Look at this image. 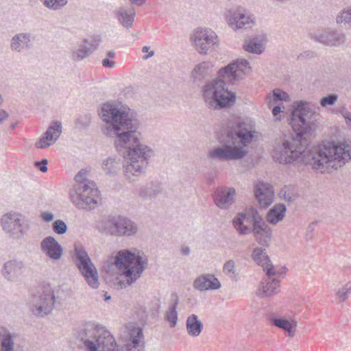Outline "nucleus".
<instances>
[{
    "label": "nucleus",
    "instance_id": "1",
    "mask_svg": "<svg viewBox=\"0 0 351 351\" xmlns=\"http://www.w3.org/2000/svg\"><path fill=\"white\" fill-rule=\"evenodd\" d=\"M130 113V109L127 107L106 103L102 105L99 115L106 123L103 133L114 138L117 151L126 160L123 167L125 178L134 182L145 172L152 150L141 143V134L137 131L139 123Z\"/></svg>",
    "mask_w": 351,
    "mask_h": 351
},
{
    "label": "nucleus",
    "instance_id": "2",
    "mask_svg": "<svg viewBox=\"0 0 351 351\" xmlns=\"http://www.w3.org/2000/svg\"><path fill=\"white\" fill-rule=\"evenodd\" d=\"M250 72V63L245 59H237L221 69L218 72L220 79L212 80L202 88V96L206 106L217 110L234 104L235 94L228 90L226 82L234 84Z\"/></svg>",
    "mask_w": 351,
    "mask_h": 351
},
{
    "label": "nucleus",
    "instance_id": "3",
    "mask_svg": "<svg viewBox=\"0 0 351 351\" xmlns=\"http://www.w3.org/2000/svg\"><path fill=\"white\" fill-rule=\"evenodd\" d=\"M254 127L245 122H237L228 131L225 138H219L221 146L209 150L208 157L219 161L237 160L247 154V147L256 137Z\"/></svg>",
    "mask_w": 351,
    "mask_h": 351
},
{
    "label": "nucleus",
    "instance_id": "4",
    "mask_svg": "<svg viewBox=\"0 0 351 351\" xmlns=\"http://www.w3.org/2000/svg\"><path fill=\"white\" fill-rule=\"evenodd\" d=\"M351 160V146L343 143L328 141L309 152L308 163L322 173H330Z\"/></svg>",
    "mask_w": 351,
    "mask_h": 351
},
{
    "label": "nucleus",
    "instance_id": "5",
    "mask_svg": "<svg viewBox=\"0 0 351 351\" xmlns=\"http://www.w3.org/2000/svg\"><path fill=\"white\" fill-rule=\"evenodd\" d=\"M147 258H143L139 252L134 253L128 250H122L114 258L112 257L104 268L109 272L112 267H115L125 277V280L119 282V287L123 289L132 285L140 278L147 265Z\"/></svg>",
    "mask_w": 351,
    "mask_h": 351
},
{
    "label": "nucleus",
    "instance_id": "6",
    "mask_svg": "<svg viewBox=\"0 0 351 351\" xmlns=\"http://www.w3.org/2000/svg\"><path fill=\"white\" fill-rule=\"evenodd\" d=\"M234 228L240 234H247L253 232L256 241L261 245H268L272 231L261 219H252L250 215L241 213L232 221Z\"/></svg>",
    "mask_w": 351,
    "mask_h": 351
},
{
    "label": "nucleus",
    "instance_id": "7",
    "mask_svg": "<svg viewBox=\"0 0 351 351\" xmlns=\"http://www.w3.org/2000/svg\"><path fill=\"white\" fill-rule=\"evenodd\" d=\"M78 338L84 351H99L106 343L112 346L114 339L109 331L93 323L86 324L80 330Z\"/></svg>",
    "mask_w": 351,
    "mask_h": 351
},
{
    "label": "nucleus",
    "instance_id": "8",
    "mask_svg": "<svg viewBox=\"0 0 351 351\" xmlns=\"http://www.w3.org/2000/svg\"><path fill=\"white\" fill-rule=\"evenodd\" d=\"M0 225L5 235L14 240L22 239L30 230L29 220L22 213L13 210L1 217Z\"/></svg>",
    "mask_w": 351,
    "mask_h": 351
},
{
    "label": "nucleus",
    "instance_id": "9",
    "mask_svg": "<svg viewBox=\"0 0 351 351\" xmlns=\"http://www.w3.org/2000/svg\"><path fill=\"white\" fill-rule=\"evenodd\" d=\"M317 117L308 104L300 101L292 112L289 123L298 135L302 136L315 130Z\"/></svg>",
    "mask_w": 351,
    "mask_h": 351
},
{
    "label": "nucleus",
    "instance_id": "10",
    "mask_svg": "<svg viewBox=\"0 0 351 351\" xmlns=\"http://www.w3.org/2000/svg\"><path fill=\"white\" fill-rule=\"evenodd\" d=\"M304 153V148L301 141L289 137L276 143L271 155L274 160L280 164H290L300 159Z\"/></svg>",
    "mask_w": 351,
    "mask_h": 351
},
{
    "label": "nucleus",
    "instance_id": "11",
    "mask_svg": "<svg viewBox=\"0 0 351 351\" xmlns=\"http://www.w3.org/2000/svg\"><path fill=\"white\" fill-rule=\"evenodd\" d=\"M97 228L101 233L115 237H130L138 230L134 222L122 216H108L99 222Z\"/></svg>",
    "mask_w": 351,
    "mask_h": 351
},
{
    "label": "nucleus",
    "instance_id": "12",
    "mask_svg": "<svg viewBox=\"0 0 351 351\" xmlns=\"http://www.w3.org/2000/svg\"><path fill=\"white\" fill-rule=\"evenodd\" d=\"M73 259L88 285L92 289H97L99 286L97 269L84 246L75 245Z\"/></svg>",
    "mask_w": 351,
    "mask_h": 351
},
{
    "label": "nucleus",
    "instance_id": "13",
    "mask_svg": "<svg viewBox=\"0 0 351 351\" xmlns=\"http://www.w3.org/2000/svg\"><path fill=\"white\" fill-rule=\"evenodd\" d=\"M90 185L74 186L69 192V199L79 209H92L98 204L100 197L95 183Z\"/></svg>",
    "mask_w": 351,
    "mask_h": 351
},
{
    "label": "nucleus",
    "instance_id": "14",
    "mask_svg": "<svg viewBox=\"0 0 351 351\" xmlns=\"http://www.w3.org/2000/svg\"><path fill=\"white\" fill-rule=\"evenodd\" d=\"M190 40L195 51L204 56L211 53L219 45L217 34L208 27H198L194 29Z\"/></svg>",
    "mask_w": 351,
    "mask_h": 351
},
{
    "label": "nucleus",
    "instance_id": "15",
    "mask_svg": "<svg viewBox=\"0 0 351 351\" xmlns=\"http://www.w3.org/2000/svg\"><path fill=\"white\" fill-rule=\"evenodd\" d=\"M55 294L49 285H44L31 300V310L34 315L44 317L49 314L54 308Z\"/></svg>",
    "mask_w": 351,
    "mask_h": 351
},
{
    "label": "nucleus",
    "instance_id": "16",
    "mask_svg": "<svg viewBox=\"0 0 351 351\" xmlns=\"http://www.w3.org/2000/svg\"><path fill=\"white\" fill-rule=\"evenodd\" d=\"M121 338L125 343L126 351L144 350V335L141 328L132 324H128L125 326Z\"/></svg>",
    "mask_w": 351,
    "mask_h": 351
},
{
    "label": "nucleus",
    "instance_id": "17",
    "mask_svg": "<svg viewBox=\"0 0 351 351\" xmlns=\"http://www.w3.org/2000/svg\"><path fill=\"white\" fill-rule=\"evenodd\" d=\"M225 17L229 26L234 30L250 27L254 23L252 15L240 6L228 10Z\"/></svg>",
    "mask_w": 351,
    "mask_h": 351
},
{
    "label": "nucleus",
    "instance_id": "18",
    "mask_svg": "<svg viewBox=\"0 0 351 351\" xmlns=\"http://www.w3.org/2000/svg\"><path fill=\"white\" fill-rule=\"evenodd\" d=\"M271 274H266L267 277L264 278L259 284L256 290V295L260 298L273 297L280 292V280L282 276L279 271L276 269L272 270Z\"/></svg>",
    "mask_w": 351,
    "mask_h": 351
},
{
    "label": "nucleus",
    "instance_id": "19",
    "mask_svg": "<svg viewBox=\"0 0 351 351\" xmlns=\"http://www.w3.org/2000/svg\"><path fill=\"white\" fill-rule=\"evenodd\" d=\"M62 132L60 122L54 121L48 127L40 138L36 141L34 146L37 149H46L56 143Z\"/></svg>",
    "mask_w": 351,
    "mask_h": 351
},
{
    "label": "nucleus",
    "instance_id": "20",
    "mask_svg": "<svg viewBox=\"0 0 351 351\" xmlns=\"http://www.w3.org/2000/svg\"><path fill=\"white\" fill-rule=\"evenodd\" d=\"M313 39L326 46L338 47L346 41V35L333 29H327L315 34Z\"/></svg>",
    "mask_w": 351,
    "mask_h": 351
},
{
    "label": "nucleus",
    "instance_id": "21",
    "mask_svg": "<svg viewBox=\"0 0 351 351\" xmlns=\"http://www.w3.org/2000/svg\"><path fill=\"white\" fill-rule=\"evenodd\" d=\"M236 190L233 187L217 188L213 195L215 205L220 209H228L235 202Z\"/></svg>",
    "mask_w": 351,
    "mask_h": 351
},
{
    "label": "nucleus",
    "instance_id": "22",
    "mask_svg": "<svg viewBox=\"0 0 351 351\" xmlns=\"http://www.w3.org/2000/svg\"><path fill=\"white\" fill-rule=\"evenodd\" d=\"M254 193L260 205L263 207H268L274 201L273 187L268 182L256 181L254 184Z\"/></svg>",
    "mask_w": 351,
    "mask_h": 351
},
{
    "label": "nucleus",
    "instance_id": "23",
    "mask_svg": "<svg viewBox=\"0 0 351 351\" xmlns=\"http://www.w3.org/2000/svg\"><path fill=\"white\" fill-rule=\"evenodd\" d=\"M269 319L273 326L282 330L286 337L293 338L295 336L298 328V322L295 317L271 316Z\"/></svg>",
    "mask_w": 351,
    "mask_h": 351
},
{
    "label": "nucleus",
    "instance_id": "24",
    "mask_svg": "<svg viewBox=\"0 0 351 351\" xmlns=\"http://www.w3.org/2000/svg\"><path fill=\"white\" fill-rule=\"evenodd\" d=\"M40 250L48 258L53 261L60 260L63 254L62 247L51 236H48L42 240Z\"/></svg>",
    "mask_w": 351,
    "mask_h": 351
},
{
    "label": "nucleus",
    "instance_id": "25",
    "mask_svg": "<svg viewBox=\"0 0 351 351\" xmlns=\"http://www.w3.org/2000/svg\"><path fill=\"white\" fill-rule=\"evenodd\" d=\"M25 265L23 261L13 259L5 262L3 266L1 274L9 281H16L23 276Z\"/></svg>",
    "mask_w": 351,
    "mask_h": 351
},
{
    "label": "nucleus",
    "instance_id": "26",
    "mask_svg": "<svg viewBox=\"0 0 351 351\" xmlns=\"http://www.w3.org/2000/svg\"><path fill=\"white\" fill-rule=\"evenodd\" d=\"M193 288L199 291L217 290L221 287L219 280L213 274H204L195 278L193 284Z\"/></svg>",
    "mask_w": 351,
    "mask_h": 351
},
{
    "label": "nucleus",
    "instance_id": "27",
    "mask_svg": "<svg viewBox=\"0 0 351 351\" xmlns=\"http://www.w3.org/2000/svg\"><path fill=\"white\" fill-rule=\"evenodd\" d=\"M32 36L29 33H19L10 40V49L13 51L22 52L32 47Z\"/></svg>",
    "mask_w": 351,
    "mask_h": 351
},
{
    "label": "nucleus",
    "instance_id": "28",
    "mask_svg": "<svg viewBox=\"0 0 351 351\" xmlns=\"http://www.w3.org/2000/svg\"><path fill=\"white\" fill-rule=\"evenodd\" d=\"M213 65L209 61L202 62L195 66L191 71V77L194 82L202 81L212 75Z\"/></svg>",
    "mask_w": 351,
    "mask_h": 351
},
{
    "label": "nucleus",
    "instance_id": "29",
    "mask_svg": "<svg viewBox=\"0 0 351 351\" xmlns=\"http://www.w3.org/2000/svg\"><path fill=\"white\" fill-rule=\"evenodd\" d=\"M252 258L258 265L263 267L266 274H273L272 270L275 268L271 265L265 249L261 247L254 248L252 252Z\"/></svg>",
    "mask_w": 351,
    "mask_h": 351
},
{
    "label": "nucleus",
    "instance_id": "30",
    "mask_svg": "<svg viewBox=\"0 0 351 351\" xmlns=\"http://www.w3.org/2000/svg\"><path fill=\"white\" fill-rule=\"evenodd\" d=\"M115 16L123 27L130 28L134 21L136 12L132 8H119L115 11Z\"/></svg>",
    "mask_w": 351,
    "mask_h": 351
},
{
    "label": "nucleus",
    "instance_id": "31",
    "mask_svg": "<svg viewBox=\"0 0 351 351\" xmlns=\"http://www.w3.org/2000/svg\"><path fill=\"white\" fill-rule=\"evenodd\" d=\"M162 192V189L158 184L153 183L145 186H138L134 188L133 193L135 195L142 198H154Z\"/></svg>",
    "mask_w": 351,
    "mask_h": 351
},
{
    "label": "nucleus",
    "instance_id": "32",
    "mask_svg": "<svg viewBox=\"0 0 351 351\" xmlns=\"http://www.w3.org/2000/svg\"><path fill=\"white\" fill-rule=\"evenodd\" d=\"M203 327L202 322L195 314H192L187 317L186 328L189 336L193 337H198L201 334Z\"/></svg>",
    "mask_w": 351,
    "mask_h": 351
},
{
    "label": "nucleus",
    "instance_id": "33",
    "mask_svg": "<svg viewBox=\"0 0 351 351\" xmlns=\"http://www.w3.org/2000/svg\"><path fill=\"white\" fill-rule=\"evenodd\" d=\"M286 210L287 208L284 204H276L267 214V221L270 224H277L284 219Z\"/></svg>",
    "mask_w": 351,
    "mask_h": 351
},
{
    "label": "nucleus",
    "instance_id": "34",
    "mask_svg": "<svg viewBox=\"0 0 351 351\" xmlns=\"http://www.w3.org/2000/svg\"><path fill=\"white\" fill-rule=\"evenodd\" d=\"M289 94L280 88L274 89L272 93L268 94L266 97L269 108L276 104L281 105L282 101H289Z\"/></svg>",
    "mask_w": 351,
    "mask_h": 351
},
{
    "label": "nucleus",
    "instance_id": "35",
    "mask_svg": "<svg viewBox=\"0 0 351 351\" xmlns=\"http://www.w3.org/2000/svg\"><path fill=\"white\" fill-rule=\"evenodd\" d=\"M179 303V299L176 293L171 294V300L168 310L165 313V318L169 323L171 327L176 326L178 321L177 307Z\"/></svg>",
    "mask_w": 351,
    "mask_h": 351
},
{
    "label": "nucleus",
    "instance_id": "36",
    "mask_svg": "<svg viewBox=\"0 0 351 351\" xmlns=\"http://www.w3.org/2000/svg\"><path fill=\"white\" fill-rule=\"evenodd\" d=\"M16 335L10 333L8 330L2 328L0 330V349L1 351H12L14 346V339Z\"/></svg>",
    "mask_w": 351,
    "mask_h": 351
},
{
    "label": "nucleus",
    "instance_id": "37",
    "mask_svg": "<svg viewBox=\"0 0 351 351\" xmlns=\"http://www.w3.org/2000/svg\"><path fill=\"white\" fill-rule=\"evenodd\" d=\"M121 168L120 159L115 157H108L103 160L101 169L107 175H114Z\"/></svg>",
    "mask_w": 351,
    "mask_h": 351
},
{
    "label": "nucleus",
    "instance_id": "38",
    "mask_svg": "<svg viewBox=\"0 0 351 351\" xmlns=\"http://www.w3.org/2000/svg\"><path fill=\"white\" fill-rule=\"evenodd\" d=\"M336 23L343 25L348 29H351V5L342 9L336 16Z\"/></svg>",
    "mask_w": 351,
    "mask_h": 351
},
{
    "label": "nucleus",
    "instance_id": "39",
    "mask_svg": "<svg viewBox=\"0 0 351 351\" xmlns=\"http://www.w3.org/2000/svg\"><path fill=\"white\" fill-rule=\"evenodd\" d=\"M101 42V37L98 35L91 36L89 38L84 39L82 44L86 47V49L91 54L99 47Z\"/></svg>",
    "mask_w": 351,
    "mask_h": 351
},
{
    "label": "nucleus",
    "instance_id": "40",
    "mask_svg": "<svg viewBox=\"0 0 351 351\" xmlns=\"http://www.w3.org/2000/svg\"><path fill=\"white\" fill-rule=\"evenodd\" d=\"M243 49L250 53L261 54L264 51V46L261 42L251 40L243 45Z\"/></svg>",
    "mask_w": 351,
    "mask_h": 351
},
{
    "label": "nucleus",
    "instance_id": "41",
    "mask_svg": "<svg viewBox=\"0 0 351 351\" xmlns=\"http://www.w3.org/2000/svg\"><path fill=\"white\" fill-rule=\"evenodd\" d=\"M351 294V281L346 283L343 287L338 289L336 291V298L339 302H345Z\"/></svg>",
    "mask_w": 351,
    "mask_h": 351
},
{
    "label": "nucleus",
    "instance_id": "42",
    "mask_svg": "<svg viewBox=\"0 0 351 351\" xmlns=\"http://www.w3.org/2000/svg\"><path fill=\"white\" fill-rule=\"evenodd\" d=\"M90 54L81 43L77 48L72 50L71 58L74 61H80L88 57Z\"/></svg>",
    "mask_w": 351,
    "mask_h": 351
},
{
    "label": "nucleus",
    "instance_id": "43",
    "mask_svg": "<svg viewBox=\"0 0 351 351\" xmlns=\"http://www.w3.org/2000/svg\"><path fill=\"white\" fill-rule=\"evenodd\" d=\"M43 5L51 10H58L63 8L66 3L67 0H40Z\"/></svg>",
    "mask_w": 351,
    "mask_h": 351
},
{
    "label": "nucleus",
    "instance_id": "44",
    "mask_svg": "<svg viewBox=\"0 0 351 351\" xmlns=\"http://www.w3.org/2000/svg\"><path fill=\"white\" fill-rule=\"evenodd\" d=\"M88 171L87 169H81L75 176V180L76 184L74 186L90 185V183H94L92 181L88 180Z\"/></svg>",
    "mask_w": 351,
    "mask_h": 351
},
{
    "label": "nucleus",
    "instance_id": "45",
    "mask_svg": "<svg viewBox=\"0 0 351 351\" xmlns=\"http://www.w3.org/2000/svg\"><path fill=\"white\" fill-rule=\"evenodd\" d=\"M52 228L55 233L63 234L67 230V226L64 221L58 219L53 223Z\"/></svg>",
    "mask_w": 351,
    "mask_h": 351
},
{
    "label": "nucleus",
    "instance_id": "46",
    "mask_svg": "<svg viewBox=\"0 0 351 351\" xmlns=\"http://www.w3.org/2000/svg\"><path fill=\"white\" fill-rule=\"evenodd\" d=\"M223 272L229 277L235 276V263L233 260H229L225 263L223 267Z\"/></svg>",
    "mask_w": 351,
    "mask_h": 351
},
{
    "label": "nucleus",
    "instance_id": "47",
    "mask_svg": "<svg viewBox=\"0 0 351 351\" xmlns=\"http://www.w3.org/2000/svg\"><path fill=\"white\" fill-rule=\"evenodd\" d=\"M338 99L337 95H330L326 97H324L320 101V104L322 107H326L328 106H332L335 104Z\"/></svg>",
    "mask_w": 351,
    "mask_h": 351
},
{
    "label": "nucleus",
    "instance_id": "48",
    "mask_svg": "<svg viewBox=\"0 0 351 351\" xmlns=\"http://www.w3.org/2000/svg\"><path fill=\"white\" fill-rule=\"evenodd\" d=\"M291 186H285L280 192V197H283L286 201L291 202L293 199L291 195Z\"/></svg>",
    "mask_w": 351,
    "mask_h": 351
},
{
    "label": "nucleus",
    "instance_id": "49",
    "mask_svg": "<svg viewBox=\"0 0 351 351\" xmlns=\"http://www.w3.org/2000/svg\"><path fill=\"white\" fill-rule=\"evenodd\" d=\"M47 163L48 161L47 159H43L40 162H36L35 166L39 169V170L43 173L47 172Z\"/></svg>",
    "mask_w": 351,
    "mask_h": 351
},
{
    "label": "nucleus",
    "instance_id": "50",
    "mask_svg": "<svg viewBox=\"0 0 351 351\" xmlns=\"http://www.w3.org/2000/svg\"><path fill=\"white\" fill-rule=\"evenodd\" d=\"M341 114L345 119L347 125L351 127V112L347 109L343 108L341 111Z\"/></svg>",
    "mask_w": 351,
    "mask_h": 351
},
{
    "label": "nucleus",
    "instance_id": "51",
    "mask_svg": "<svg viewBox=\"0 0 351 351\" xmlns=\"http://www.w3.org/2000/svg\"><path fill=\"white\" fill-rule=\"evenodd\" d=\"M102 66L104 68H114L115 66V61L106 57L102 60Z\"/></svg>",
    "mask_w": 351,
    "mask_h": 351
},
{
    "label": "nucleus",
    "instance_id": "52",
    "mask_svg": "<svg viewBox=\"0 0 351 351\" xmlns=\"http://www.w3.org/2000/svg\"><path fill=\"white\" fill-rule=\"evenodd\" d=\"M273 106H274V108L272 109V114H273L274 117H275L276 118V119H278V120H281L282 119L281 116L280 115L279 117H278V115H279L280 113L282 112L281 105L276 104Z\"/></svg>",
    "mask_w": 351,
    "mask_h": 351
},
{
    "label": "nucleus",
    "instance_id": "53",
    "mask_svg": "<svg viewBox=\"0 0 351 351\" xmlns=\"http://www.w3.org/2000/svg\"><path fill=\"white\" fill-rule=\"evenodd\" d=\"M41 218L46 222H50L53 219L54 215L51 213L45 212L41 214Z\"/></svg>",
    "mask_w": 351,
    "mask_h": 351
},
{
    "label": "nucleus",
    "instance_id": "54",
    "mask_svg": "<svg viewBox=\"0 0 351 351\" xmlns=\"http://www.w3.org/2000/svg\"><path fill=\"white\" fill-rule=\"evenodd\" d=\"M149 47L148 46H144L143 48H142V52L143 53H147V52H149V53L147 55H145L143 57V60H147L149 58H151L154 55V51H149Z\"/></svg>",
    "mask_w": 351,
    "mask_h": 351
},
{
    "label": "nucleus",
    "instance_id": "55",
    "mask_svg": "<svg viewBox=\"0 0 351 351\" xmlns=\"http://www.w3.org/2000/svg\"><path fill=\"white\" fill-rule=\"evenodd\" d=\"M9 117L8 113L4 110L0 109V125H1Z\"/></svg>",
    "mask_w": 351,
    "mask_h": 351
},
{
    "label": "nucleus",
    "instance_id": "56",
    "mask_svg": "<svg viewBox=\"0 0 351 351\" xmlns=\"http://www.w3.org/2000/svg\"><path fill=\"white\" fill-rule=\"evenodd\" d=\"M106 57L114 60L116 57V53L114 51H109L106 53Z\"/></svg>",
    "mask_w": 351,
    "mask_h": 351
},
{
    "label": "nucleus",
    "instance_id": "57",
    "mask_svg": "<svg viewBox=\"0 0 351 351\" xmlns=\"http://www.w3.org/2000/svg\"><path fill=\"white\" fill-rule=\"evenodd\" d=\"M132 3L137 5H141L144 4L147 0H130Z\"/></svg>",
    "mask_w": 351,
    "mask_h": 351
},
{
    "label": "nucleus",
    "instance_id": "58",
    "mask_svg": "<svg viewBox=\"0 0 351 351\" xmlns=\"http://www.w3.org/2000/svg\"><path fill=\"white\" fill-rule=\"evenodd\" d=\"M183 255H188L190 252V249L188 247H184L181 250Z\"/></svg>",
    "mask_w": 351,
    "mask_h": 351
},
{
    "label": "nucleus",
    "instance_id": "59",
    "mask_svg": "<svg viewBox=\"0 0 351 351\" xmlns=\"http://www.w3.org/2000/svg\"><path fill=\"white\" fill-rule=\"evenodd\" d=\"M16 125H17V123H12V124L11 125V128H12V130H14V129H15V128L16 127Z\"/></svg>",
    "mask_w": 351,
    "mask_h": 351
},
{
    "label": "nucleus",
    "instance_id": "60",
    "mask_svg": "<svg viewBox=\"0 0 351 351\" xmlns=\"http://www.w3.org/2000/svg\"><path fill=\"white\" fill-rule=\"evenodd\" d=\"M2 101H3V99H2L1 95H0V106H1V104H2Z\"/></svg>",
    "mask_w": 351,
    "mask_h": 351
},
{
    "label": "nucleus",
    "instance_id": "61",
    "mask_svg": "<svg viewBox=\"0 0 351 351\" xmlns=\"http://www.w3.org/2000/svg\"><path fill=\"white\" fill-rule=\"evenodd\" d=\"M110 296L106 297V300H110Z\"/></svg>",
    "mask_w": 351,
    "mask_h": 351
}]
</instances>
